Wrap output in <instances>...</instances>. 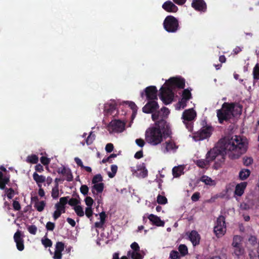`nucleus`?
Returning <instances> with one entry per match:
<instances>
[{
  "label": "nucleus",
  "mask_w": 259,
  "mask_h": 259,
  "mask_svg": "<svg viewBox=\"0 0 259 259\" xmlns=\"http://www.w3.org/2000/svg\"><path fill=\"white\" fill-rule=\"evenodd\" d=\"M4 190L7 194V197L10 199H12L13 197L14 194V189L11 188H6Z\"/></svg>",
  "instance_id": "obj_44"
},
{
  "label": "nucleus",
  "mask_w": 259,
  "mask_h": 259,
  "mask_svg": "<svg viewBox=\"0 0 259 259\" xmlns=\"http://www.w3.org/2000/svg\"><path fill=\"white\" fill-rule=\"evenodd\" d=\"M178 250L182 256H184L188 253V247L185 244H180L178 247Z\"/></svg>",
  "instance_id": "obj_29"
},
{
  "label": "nucleus",
  "mask_w": 259,
  "mask_h": 259,
  "mask_svg": "<svg viewBox=\"0 0 259 259\" xmlns=\"http://www.w3.org/2000/svg\"><path fill=\"white\" fill-rule=\"evenodd\" d=\"M10 182V178L7 176H4L2 181L0 182V189H5L6 187V185Z\"/></svg>",
  "instance_id": "obj_35"
},
{
  "label": "nucleus",
  "mask_w": 259,
  "mask_h": 259,
  "mask_svg": "<svg viewBox=\"0 0 259 259\" xmlns=\"http://www.w3.org/2000/svg\"><path fill=\"white\" fill-rule=\"evenodd\" d=\"M145 95L148 100H157V90L155 86H149L145 88Z\"/></svg>",
  "instance_id": "obj_10"
},
{
  "label": "nucleus",
  "mask_w": 259,
  "mask_h": 259,
  "mask_svg": "<svg viewBox=\"0 0 259 259\" xmlns=\"http://www.w3.org/2000/svg\"><path fill=\"white\" fill-rule=\"evenodd\" d=\"M247 185L246 182H241L236 185L235 189L234 194L238 196H241L244 193V190Z\"/></svg>",
  "instance_id": "obj_17"
},
{
  "label": "nucleus",
  "mask_w": 259,
  "mask_h": 259,
  "mask_svg": "<svg viewBox=\"0 0 259 259\" xmlns=\"http://www.w3.org/2000/svg\"><path fill=\"white\" fill-rule=\"evenodd\" d=\"M226 231V226H214L213 232L218 237L222 236Z\"/></svg>",
  "instance_id": "obj_21"
},
{
  "label": "nucleus",
  "mask_w": 259,
  "mask_h": 259,
  "mask_svg": "<svg viewBox=\"0 0 259 259\" xmlns=\"http://www.w3.org/2000/svg\"><path fill=\"white\" fill-rule=\"evenodd\" d=\"M163 24L164 29L168 32L174 33L179 29L178 20L171 15L166 17Z\"/></svg>",
  "instance_id": "obj_4"
},
{
  "label": "nucleus",
  "mask_w": 259,
  "mask_h": 259,
  "mask_svg": "<svg viewBox=\"0 0 259 259\" xmlns=\"http://www.w3.org/2000/svg\"><path fill=\"white\" fill-rule=\"evenodd\" d=\"M33 178L34 180L38 185L46 181V177L42 175H39L37 172H35L33 174Z\"/></svg>",
  "instance_id": "obj_26"
},
{
  "label": "nucleus",
  "mask_w": 259,
  "mask_h": 259,
  "mask_svg": "<svg viewBox=\"0 0 259 259\" xmlns=\"http://www.w3.org/2000/svg\"><path fill=\"white\" fill-rule=\"evenodd\" d=\"M127 255L131 256L132 259H143V255H142L139 251H128L127 252Z\"/></svg>",
  "instance_id": "obj_27"
},
{
  "label": "nucleus",
  "mask_w": 259,
  "mask_h": 259,
  "mask_svg": "<svg viewBox=\"0 0 259 259\" xmlns=\"http://www.w3.org/2000/svg\"><path fill=\"white\" fill-rule=\"evenodd\" d=\"M234 247L235 249L234 251V253L235 255L239 257L240 255H241L244 253V249L241 246Z\"/></svg>",
  "instance_id": "obj_42"
},
{
  "label": "nucleus",
  "mask_w": 259,
  "mask_h": 259,
  "mask_svg": "<svg viewBox=\"0 0 259 259\" xmlns=\"http://www.w3.org/2000/svg\"><path fill=\"white\" fill-rule=\"evenodd\" d=\"M40 160L41 163L44 165H48L50 162V159L45 156L41 157Z\"/></svg>",
  "instance_id": "obj_57"
},
{
  "label": "nucleus",
  "mask_w": 259,
  "mask_h": 259,
  "mask_svg": "<svg viewBox=\"0 0 259 259\" xmlns=\"http://www.w3.org/2000/svg\"><path fill=\"white\" fill-rule=\"evenodd\" d=\"M182 97L189 100L192 98V94L191 91L188 89H184L183 91Z\"/></svg>",
  "instance_id": "obj_39"
},
{
  "label": "nucleus",
  "mask_w": 259,
  "mask_h": 259,
  "mask_svg": "<svg viewBox=\"0 0 259 259\" xmlns=\"http://www.w3.org/2000/svg\"><path fill=\"white\" fill-rule=\"evenodd\" d=\"M172 133L169 124L161 119L155 122L154 125L147 129L145 132L146 141L152 146L160 144L163 139L170 136Z\"/></svg>",
  "instance_id": "obj_2"
},
{
  "label": "nucleus",
  "mask_w": 259,
  "mask_h": 259,
  "mask_svg": "<svg viewBox=\"0 0 259 259\" xmlns=\"http://www.w3.org/2000/svg\"><path fill=\"white\" fill-rule=\"evenodd\" d=\"M45 206L46 203L44 201H40L34 204V207L39 212L43 211Z\"/></svg>",
  "instance_id": "obj_31"
},
{
  "label": "nucleus",
  "mask_w": 259,
  "mask_h": 259,
  "mask_svg": "<svg viewBox=\"0 0 259 259\" xmlns=\"http://www.w3.org/2000/svg\"><path fill=\"white\" fill-rule=\"evenodd\" d=\"M222 109L232 117L236 114L240 115L242 112V107L240 105L236 106L235 103L225 102L222 106Z\"/></svg>",
  "instance_id": "obj_7"
},
{
  "label": "nucleus",
  "mask_w": 259,
  "mask_h": 259,
  "mask_svg": "<svg viewBox=\"0 0 259 259\" xmlns=\"http://www.w3.org/2000/svg\"><path fill=\"white\" fill-rule=\"evenodd\" d=\"M131 247L133 250V251H140V247L139 244L136 242H134L131 245Z\"/></svg>",
  "instance_id": "obj_61"
},
{
  "label": "nucleus",
  "mask_w": 259,
  "mask_h": 259,
  "mask_svg": "<svg viewBox=\"0 0 259 259\" xmlns=\"http://www.w3.org/2000/svg\"><path fill=\"white\" fill-rule=\"evenodd\" d=\"M125 122L119 119L112 120L108 125L109 133H120L125 128Z\"/></svg>",
  "instance_id": "obj_8"
},
{
  "label": "nucleus",
  "mask_w": 259,
  "mask_h": 259,
  "mask_svg": "<svg viewBox=\"0 0 259 259\" xmlns=\"http://www.w3.org/2000/svg\"><path fill=\"white\" fill-rule=\"evenodd\" d=\"M51 195L54 199H57L58 198L59 195V185H55V186L53 188Z\"/></svg>",
  "instance_id": "obj_34"
},
{
  "label": "nucleus",
  "mask_w": 259,
  "mask_h": 259,
  "mask_svg": "<svg viewBox=\"0 0 259 259\" xmlns=\"http://www.w3.org/2000/svg\"><path fill=\"white\" fill-rule=\"evenodd\" d=\"M27 162L32 164H37L38 161V157L35 154H31L27 157Z\"/></svg>",
  "instance_id": "obj_30"
},
{
  "label": "nucleus",
  "mask_w": 259,
  "mask_h": 259,
  "mask_svg": "<svg viewBox=\"0 0 259 259\" xmlns=\"http://www.w3.org/2000/svg\"><path fill=\"white\" fill-rule=\"evenodd\" d=\"M28 231L32 235H35L37 232V228L34 225H31L27 227Z\"/></svg>",
  "instance_id": "obj_47"
},
{
  "label": "nucleus",
  "mask_w": 259,
  "mask_h": 259,
  "mask_svg": "<svg viewBox=\"0 0 259 259\" xmlns=\"http://www.w3.org/2000/svg\"><path fill=\"white\" fill-rule=\"evenodd\" d=\"M253 80L257 81L259 80V64L257 63L253 67L252 72Z\"/></svg>",
  "instance_id": "obj_28"
},
{
  "label": "nucleus",
  "mask_w": 259,
  "mask_h": 259,
  "mask_svg": "<svg viewBox=\"0 0 259 259\" xmlns=\"http://www.w3.org/2000/svg\"><path fill=\"white\" fill-rule=\"evenodd\" d=\"M137 175L142 178H145L148 175V170L146 168L144 164L143 163L137 168Z\"/></svg>",
  "instance_id": "obj_22"
},
{
  "label": "nucleus",
  "mask_w": 259,
  "mask_h": 259,
  "mask_svg": "<svg viewBox=\"0 0 259 259\" xmlns=\"http://www.w3.org/2000/svg\"><path fill=\"white\" fill-rule=\"evenodd\" d=\"M189 238L194 246L199 244L200 236L197 231H192L189 235Z\"/></svg>",
  "instance_id": "obj_18"
},
{
  "label": "nucleus",
  "mask_w": 259,
  "mask_h": 259,
  "mask_svg": "<svg viewBox=\"0 0 259 259\" xmlns=\"http://www.w3.org/2000/svg\"><path fill=\"white\" fill-rule=\"evenodd\" d=\"M162 7L165 11L168 12L175 13L178 10L177 6L170 1L164 3Z\"/></svg>",
  "instance_id": "obj_16"
},
{
  "label": "nucleus",
  "mask_w": 259,
  "mask_h": 259,
  "mask_svg": "<svg viewBox=\"0 0 259 259\" xmlns=\"http://www.w3.org/2000/svg\"><path fill=\"white\" fill-rule=\"evenodd\" d=\"M165 149L164 150V153H167L171 150H176L178 149V146L176 145V143L174 141L172 140H169L166 142L165 143Z\"/></svg>",
  "instance_id": "obj_19"
},
{
  "label": "nucleus",
  "mask_w": 259,
  "mask_h": 259,
  "mask_svg": "<svg viewBox=\"0 0 259 259\" xmlns=\"http://www.w3.org/2000/svg\"><path fill=\"white\" fill-rule=\"evenodd\" d=\"M185 80L181 77H170L165 83V86L161 87L160 90L159 98L165 105L171 103L174 99L173 89L177 88L184 89Z\"/></svg>",
  "instance_id": "obj_3"
},
{
  "label": "nucleus",
  "mask_w": 259,
  "mask_h": 259,
  "mask_svg": "<svg viewBox=\"0 0 259 259\" xmlns=\"http://www.w3.org/2000/svg\"><path fill=\"white\" fill-rule=\"evenodd\" d=\"M213 131L211 125H206L202 127L199 131L193 134V139L195 141H201L209 138Z\"/></svg>",
  "instance_id": "obj_6"
},
{
  "label": "nucleus",
  "mask_w": 259,
  "mask_h": 259,
  "mask_svg": "<svg viewBox=\"0 0 259 259\" xmlns=\"http://www.w3.org/2000/svg\"><path fill=\"white\" fill-rule=\"evenodd\" d=\"M64 244L62 242H57L56 244L55 250L62 252L64 249Z\"/></svg>",
  "instance_id": "obj_50"
},
{
  "label": "nucleus",
  "mask_w": 259,
  "mask_h": 259,
  "mask_svg": "<svg viewBox=\"0 0 259 259\" xmlns=\"http://www.w3.org/2000/svg\"><path fill=\"white\" fill-rule=\"evenodd\" d=\"M159 108L158 103L155 100H149L143 107V112L145 113H151L156 111Z\"/></svg>",
  "instance_id": "obj_9"
},
{
  "label": "nucleus",
  "mask_w": 259,
  "mask_h": 259,
  "mask_svg": "<svg viewBox=\"0 0 259 259\" xmlns=\"http://www.w3.org/2000/svg\"><path fill=\"white\" fill-rule=\"evenodd\" d=\"M125 103L130 107V108L134 111V112H137V106L135 104V103L132 101H126Z\"/></svg>",
  "instance_id": "obj_51"
},
{
  "label": "nucleus",
  "mask_w": 259,
  "mask_h": 259,
  "mask_svg": "<svg viewBox=\"0 0 259 259\" xmlns=\"http://www.w3.org/2000/svg\"><path fill=\"white\" fill-rule=\"evenodd\" d=\"M41 243L45 247H51L52 245V241L48 238H42Z\"/></svg>",
  "instance_id": "obj_46"
},
{
  "label": "nucleus",
  "mask_w": 259,
  "mask_h": 259,
  "mask_svg": "<svg viewBox=\"0 0 259 259\" xmlns=\"http://www.w3.org/2000/svg\"><path fill=\"white\" fill-rule=\"evenodd\" d=\"M103 181V179L101 175L97 174L93 177L92 180V183L93 184H98L99 183H102Z\"/></svg>",
  "instance_id": "obj_37"
},
{
  "label": "nucleus",
  "mask_w": 259,
  "mask_h": 259,
  "mask_svg": "<svg viewBox=\"0 0 259 259\" xmlns=\"http://www.w3.org/2000/svg\"><path fill=\"white\" fill-rule=\"evenodd\" d=\"M217 116L220 123L222 124L224 121H229L232 118L229 114L226 113L222 108L217 110Z\"/></svg>",
  "instance_id": "obj_13"
},
{
  "label": "nucleus",
  "mask_w": 259,
  "mask_h": 259,
  "mask_svg": "<svg viewBox=\"0 0 259 259\" xmlns=\"http://www.w3.org/2000/svg\"><path fill=\"white\" fill-rule=\"evenodd\" d=\"M69 197H63L60 198V201L58 202L61 205L65 206L68 202V198Z\"/></svg>",
  "instance_id": "obj_62"
},
{
  "label": "nucleus",
  "mask_w": 259,
  "mask_h": 259,
  "mask_svg": "<svg viewBox=\"0 0 259 259\" xmlns=\"http://www.w3.org/2000/svg\"><path fill=\"white\" fill-rule=\"evenodd\" d=\"M201 181L204 183L206 185H211L210 183L212 182V179L207 176H203L201 178Z\"/></svg>",
  "instance_id": "obj_48"
},
{
  "label": "nucleus",
  "mask_w": 259,
  "mask_h": 259,
  "mask_svg": "<svg viewBox=\"0 0 259 259\" xmlns=\"http://www.w3.org/2000/svg\"><path fill=\"white\" fill-rule=\"evenodd\" d=\"M157 202L159 204L163 205L167 203V199L165 196L159 194L157 197Z\"/></svg>",
  "instance_id": "obj_43"
},
{
  "label": "nucleus",
  "mask_w": 259,
  "mask_h": 259,
  "mask_svg": "<svg viewBox=\"0 0 259 259\" xmlns=\"http://www.w3.org/2000/svg\"><path fill=\"white\" fill-rule=\"evenodd\" d=\"M226 151H234V158H238L241 155L246 151L245 142L239 136H235L231 139L226 141L221 149L215 147L207 152L205 158L209 160L210 163L215 158L221 162H224L225 160V153Z\"/></svg>",
  "instance_id": "obj_1"
},
{
  "label": "nucleus",
  "mask_w": 259,
  "mask_h": 259,
  "mask_svg": "<svg viewBox=\"0 0 259 259\" xmlns=\"http://www.w3.org/2000/svg\"><path fill=\"white\" fill-rule=\"evenodd\" d=\"M55 208H56V210L60 211L62 213H64L65 212V206L61 205L58 203H57L55 204Z\"/></svg>",
  "instance_id": "obj_58"
},
{
  "label": "nucleus",
  "mask_w": 259,
  "mask_h": 259,
  "mask_svg": "<svg viewBox=\"0 0 259 259\" xmlns=\"http://www.w3.org/2000/svg\"><path fill=\"white\" fill-rule=\"evenodd\" d=\"M148 218L153 225L158 227H163L164 226V222L162 221L160 217L156 215L150 214L148 215Z\"/></svg>",
  "instance_id": "obj_14"
},
{
  "label": "nucleus",
  "mask_w": 259,
  "mask_h": 259,
  "mask_svg": "<svg viewBox=\"0 0 259 259\" xmlns=\"http://www.w3.org/2000/svg\"><path fill=\"white\" fill-rule=\"evenodd\" d=\"M14 240L16 243L18 250L22 251L24 248V240L21 236V232L18 230L14 235Z\"/></svg>",
  "instance_id": "obj_12"
},
{
  "label": "nucleus",
  "mask_w": 259,
  "mask_h": 259,
  "mask_svg": "<svg viewBox=\"0 0 259 259\" xmlns=\"http://www.w3.org/2000/svg\"><path fill=\"white\" fill-rule=\"evenodd\" d=\"M183 168L181 166H175L172 169L174 177H179L183 173Z\"/></svg>",
  "instance_id": "obj_25"
},
{
  "label": "nucleus",
  "mask_w": 259,
  "mask_h": 259,
  "mask_svg": "<svg viewBox=\"0 0 259 259\" xmlns=\"http://www.w3.org/2000/svg\"><path fill=\"white\" fill-rule=\"evenodd\" d=\"M77 198H71L69 199V200L68 202V203L72 206H76L77 205H78V204L80 203V201L79 200V195H77Z\"/></svg>",
  "instance_id": "obj_36"
},
{
  "label": "nucleus",
  "mask_w": 259,
  "mask_h": 259,
  "mask_svg": "<svg viewBox=\"0 0 259 259\" xmlns=\"http://www.w3.org/2000/svg\"><path fill=\"white\" fill-rule=\"evenodd\" d=\"M253 162V159L251 157H246L243 158V164L246 166H249Z\"/></svg>",
  "instance_id": "obj_59"
},
{
  "label": "nucleus",
  "mask_w": 259,
  "mask_h": 259,
  "mask_svg": "<svg viewBox=\"0 0 259 259\" xmlns=\"http://www.w3.org/2000/svg\"><path fill=\"white\" fill-rule=\"evenodd\" d=\"M242 241V238L240 236H234L233 239L232 246L233 247H238L241 246V242Z\"/></svg>",
  "instance_id": "obj_32"
},
{
  "label": "nucleus",
  "mask_w": 259,
  "mask_h": 259,
  "mask_svg": "<svg viewBox=\"0 0 259 259\" xmlns=\"http://www.w3.org/2000/svg\"><path fill=\"white\" fill-rule=\"evenodd\" d=\"M250 175V171L248 169H242L239 173V178L240 180H246Z\"/></svg>",
  "instance_id": "obj_23"
},
{
  "label": "nucleus",
  "mask_w": 259,
  "mask_h": 259,
  "mask_svg": "<svg viewBox=\"0 0 259 259\" xmlns=\"http://www.w3.org/2000/svg\"><path fill=\"white\" fill-rule=\"evenodd\" d=\"M191 6L195 10L205 12L207 9L206 3L204 0H193Z\"/></svg>",
  "instance_id": "obj_11"
},
{
  "label": "nucleus",
  "mask_w": 259,
  "mask_h": 259,
  "mask_svg": "<svg viewBox=\"0 0 259 259\" xmlns=\"http://www.w3.org/2000/svg\"><path fill=\"white\" fill-rule=\"evenodd\" d=\"M114 146L112 143H108L105 147V150L107 152L110 153L113 150Z\"/></svg>",
  "instance_id": "obj_63"
},
{
  "label": "nucleus",
  "mask_w": 259,
  "mask_h": 259,
  "mask_svg": "<svg viewBox=\"0 0 259 259\" xmlns=\"http://www.w3.org/2000/svg\"><path fill=\"white\" fill-rule=\"evenodd\" d=\"M75 213H76L77 215H78L79 217H82L84 216V212L83 210L82 207L80 205H77L73 208Z\"/></svg>",
  "instance_id": "obj_33"
},
{
  "label": "nucleus",
  "mask_w": 259,
  "mask_h": 259,
  "mask_svg": "<svg viewBox=\"0 0 259 259\" xmlns=\"http://www.w3.org/2000/svg\"><path fill=\"white\" fill-rule=\"evenodd\" d=\"M95 137H96L95 135L94 134H93V132H91L90 133L89 135L88 136V137H87V138L85 140L86 144L88 145H91L93 143L94 140H95Z\"/></svg>",
  "instance_id": "obj_38"
},
{
  "label": "nucleus",
  "mask_w": 259,
  "mask_h": 259,
  "mask_svg": "<svg viewBox=\"0 0 259 259\" xmlns=\"http://www.w3.org/2000/svg\"><path fill=\"white\" fill-rule=\"evenodd\" d=\"M85 214L89 219L92 217L93 211L92 207H87L85 208Z\"/></svg>",
  "instance_id": "obj_53"
},
{
  "label": "nucleus",
  "mask_w": 259,
  "mask_h": 259,
  "mask_svg": "<svg viewBox=\"0 0 259 259\" xmlns=\"http://www.w3.org/2000/svg\"><path fill=\"white\" fill-rule=\"evenodd\" d=\"M195 164L201 168H207L210 164L209 160L205 158V159H200L194 161Z\"/></svg>",
  "instance_id": "obj_20"
},
{
  "label": "nucleus",
  "mask_w": 259,
  "mask_h": 259,
  "mask_svg": "<svg viewBox=\"0 0 259 259\" xmlns=\"http://www.w3.org/2000/svg\"><path fill=\"white\" fill-rule=\"evenodd\" d=\"M169 258L170 259H180V255L178 251L172 250L170 252Z\"/></svg>",
  "instance_id": "obj_45"
},
{
  "label": "nucleus",
  "mask_w": 259,
  "mask_h": 259,
  "mask_svg": "<svg viewBox=\"0 0 259 259\" xmlns=\"http://www.w3.org/2000/svg\"><path fill=\"white\" fill-rule=\"evenodd\" d=\"M46 227L48 231H52L54 230L55 227V223L51 222H48L46 224Z\"/></svg>",
  "instance_id": "obj_56"
},
{
  "label": "nucleus",
  "mask_w": 259,
  "mask_h": 259,
  "mask_svg": "<svg viewBox=\"0 0 259 259\" xmlns=\"http://www.w3.org/2000/svg\"><path fill=\"white\" fill-rule=\"evenodd\" d=\"M117 168H118V167L116 165H115V164L112 165L111 166V172H108V177L110 178H113L115 176V175L117 172Z\"/></svg>",
  "instance_id": "obj_40"
},
{
  "label": "nucleus",
  "mask_w": 259,
  "mask_h": 259,
  "mask_svg": "<svg viewBox=\"0 0 259 259\" xmlns=\"http://www.w3.org/2000/svg\"><path fill=\"white\" fill-rule=\"evenodd\" d=\"M116 109V105L113 103H107L104 106V112L108 114H112Z\"/></svg>",
  "instance_id": "obj_24"
},
{
  "label": "nucleus",
  "mask_w": 259,
  "mask_h": 259,
  "mask_svg": "<svg viewBox=\"0 0 259 259\" xmlns=\"http://www.w3.org/2000/svg\"><path fill=\"white\" fill-rule=\"evenodd\" d=\"M66 177V180L68 182H71L73 180V175L70 169L68 168V170L66 171L65 175H64Z\"/></svg>",
  "instance_id": "obj_52"
},
{
  "label": "nucleus",
  "mask_w": 259,
  "mask_h": 259,
  "mask_svg": "<svg viewBox=\"0 0 259 259\" xmlns=\"http://www.w3.org/2000/svg\"><path fill=\"white\" fill-rule=\"evenodd\" d=\"M188 100H186L182 97V99L179 101L178 104L180 105V108L184 109L187 106V102Z\"/></svg>",
  "instance_id": "obj_55"
},
{
  "label": "nucleus",
  "mask_w": 259,
  "mask_h": 259,
  "mask_svg": "<svg viewBox=\"0 0 259 259\" xmlns=\"http://www.w3.org/2000/svg\"><path fill=\"white\" fill-rule=\"evenodd\" d=\"M196 117V112L193 108L185 110L183 112L182 118L188 131H191L192 130L193 128V121Z\"/></svg>",
  "instance_id": "obj_5"
},
{
  "label": "nucleus",
  "mask_w": 259,
  "mask_h": 259,
  "mask_svg": "<svg viewBox=\"0 0 259 259\" xmlns=\"http://www.w3.org/2000/svg\"><path fill=\"white\" fill-rule=\"evenodd\" d=\"M215 226H226L225 218L223 215H220L218 218Z\"/></svg>",
  "instance_id": "obj_41"
},
{
  "label": "nucleus",
  "mask_w": 259,
  "mask_h": 259,
  "mask_svg": "<svg viewBox=\"0 0 259 259\" xmlns=\"http://www.w3.org/2000/svg\"><path fill=\"white\" fill-rule=\"evenodd\" d=\"M81 193L84 196H86L89 193V187L86 185H82L80 188Z\"/></svg>",
  "instance_id": "obj_49"
},
{
  "label": "nucleus",
  "mask_w": 259,
  "mask_h": 259,
  "mask_svg": "<svg viewBox=\"0 0 259 259\" xmlns=\"http://www.w3.org/2000/svg\"><path fill=\"white\" fill-rule=\"evenodd\" d=\"M68 170V168H67L64 166H62L59 168H58L57 170V172L59 174H62L63 175H65L66 171Z\"/></svg>",
  "instance_id": "obj_64"
},
{
  "label": "nucleus",
  "mask_w": 259,
  "mask_h": 259,
  "mask_svg": "<svg viewBox=\"0 0 259 259\" xmlns=\"http://www.w3.org/2000/svg\"><path fill=\"white\" fill-rule=\"evenodd\" d=\"M13 207L15 210H20L21 209V205L20 203L16 200L13 201Z\"/></svg>",
  "instance_id": "obj_60"
},
{
  "label": "nucleus",
  "mask_w": 259,
  "mask_h": 259,
  "mask_svg": "<svg viewBox=\"0 0 259 259\" xmlns=\"http://www.w3.org/2000/svg\"><path fill=\"white\" fill-rule=\"evenodd\" d=\"M84 201L85 203V204L87 205V207H92L93 203H94V200L92 199V197L90 196H87L84 199Z\"/></svg>",
  "instance_id": "obj_54"
},
{
  "label": "nucleus",
  "mask_w": 259,
  "mask_h": 259,
  "mask_svg": "<svg viewBox=\"0 0 259 259\" xmlns=\"http://www.w3.org/2000/svg\"><path fill=\"white\" fill-rule=\"evenodd\" d=\"M104 188V184L103 183L94 184L91 187V191L94 197L101 194Z\"/></svg>",
  "instance_id": "obj_15"
}]
</instances>
